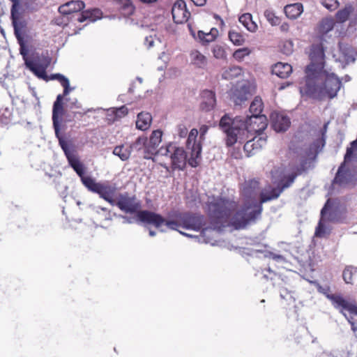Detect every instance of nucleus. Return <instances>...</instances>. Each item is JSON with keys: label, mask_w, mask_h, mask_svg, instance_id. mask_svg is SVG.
<instances>
[{"label": "nucleus", "mask_w": 357, "mask_h": 357, "mask_svg": "<svg viewBox=\"0 0 357 357\" xmlns=\"http://www.w3.org/2000/svg\"><path fill=\"white\" fill-rule=\"evenodd\" d=\"M212 52L215 58L218 59H224L227 57V53L224 47L219 45H215L212 49Z\"/></svg>", "instance_id": "obj_45"}, {"label": "nucleus", "mask_w": 357, "mask_h": 357, "mask_svg": "<svg viewBox=\"0 0 357 357\" xmlns=\"http://www.w3.org/2000/svg\"><path fill=\"white\" fill-rule=\"evenodd\" d=\"M354 151L355 150L353 149V148L347 147L346 153L344 156V161H343V162H345V164L347 162L351 161L352 159L354 158Z\"/></svg>", "instance_id": "obj_55"}, {"label": "nucleus", "mask_w": 357, "mask_h": 357, "mask_svg": "<svg viewBox=\"0 0 357 357\" xmlns=\"http://www.w3.org/2000/svg\"><path fill=\"white\" fill-rule=\"evenodd\" d=\"M312 283L315 285L317 291L330 300L334 308L340 312L347 310L350 314L357 316V304L355 301L349 302L340 294H330L331 289L328 285L322 286L317 281H313Z\"/></svg>", "instance_id": "obj_7"}, {"label": "nucleus", "mask_w": 357, "mask_h": 357, "mask_svg": "<svg viewBox=\"0 0 357 357\" xmlns=\"http://www.w3.org/2000/svg\"><path fill=\"white\" fill-rule=\"evenodd\" d=\"M192 60L195 64L202 66L206 63V57L199 52H195L192 54Z\"/></svg>", "instance_id": "obj_50"}, {"label": "nucleus", "mask_w": 357, "mask_h": 357, "mask_svg": "<svg viewBox=\"0 0 357 357\" xmlns=\"http://www.w3.org/2000/svg\"><path fill=\"white\" fill-rule=\"evenodd\" d=\"M102 15V11L98 8H93L91 10H86L78 15L77 21L83 22L86 20L90 22H96L97 20L101 18Z\"/></svg>", "instance_id": "obj_27"}, {"label": "nucleus", "mask_w": 357, "mask_h": 357, "mask_svg": "<svg viewBox=\"0 0 357 357\" xmlns=\"http://www.w3.org/2000/svg\"><path fill=\"white\" fill-rule=\"evenodd\" d=\"M117 207L126 213H135L139 210L141 204L135 196H130L128 192L118 195Z\"/></svg>", "instance_id": "obj_14"}, {"label": "nucleus", "mask_w": 357, "mask_h": 357, "mask_svg": "<svg viewBox=\"0 0 357 357\" xmlns=\"http://www.w3.org/2000/svg\"><path fill=\"white\" fill-rule=\"evenodd\" d=\"M172 15L174 22L178 24L187 22L190 13L188 10H176V8H172Z\"/></svg>", "instance_id": "obj_35"}, {"label": "nucleus", "mask_w": 357, "mask_h": 357, "mask_svg": "<svg viewBox=\"0 0 357 357\" xmlns=\"http://www.w3.org/2000/svg\"><path fill=\"white\" fill-rule=\"evenodd\" d=\"M209 127L207 125H202L199 128V139L204 141L205 139V135L207 133Z\"/></svg>", "instance_id": "obj_59"}, {"label": "nucleus", "mask_w": 357, "mask_h": 357, "mask_svg": "<svg viewBox=\"0 0 357 357\" xmlns=\"http://www.w3.org/2000/svg\"><path fill=\"white\" fill-rule=\"evenodd\" d=\"M172 8H176V10H188L186 3L183 0H177L172 6Z\"/></svg>", "instance_id": "obj_58"}, {"label": "nucleus", "mask_w": 357, "mask_h": 357, "mask_svg": "<svg viewBox=\"0 0 357 357\" xmlns=\"http://www.w3.org/2000/svg\"><path fill=\"white\" fill-rule=\"evenodd\" d=\"M207 214L211 226L202 231V236L206 243H211L210 234L214 231H222L230 225L229 221L237 208V202L233 199L222 196H213L207 203Z\"/></svg>", "instance_id": "obj_2"}, {"label": "nucleus", "mask_w": 357, "mask_h": 357, "mask_svg": "<svg viewBox=\"0 0 357 357\" xmlns=\"http://www.w3.org/2000/svg\"><path fill=\"white\" fill-rule=\"evenodd\" d=\"M116 190V187L110 185L108 182H98L90 191L98 194L100 198L107 201L112 206H117L118 197L116 199H113Z\"/></svg>", "instance_id": "obj_13"}, {"label": "nucleus", "mask_w": 357, "mask_h": 357, "mask_svg": "<svg viewBox=\"0 0 357 357\" xmlns=\"http://www.w3.org/2000/svg\"><path fill=\"white\" fill-rule=\"evenodd\" d=\"M249 53H250V51H249L248 48L243 47V48L236 50L234 52L233 56L237 60H241L245 57V56L248 55Z\"/></svg>", "instance_id": "obj_52"}, {"label": "nucleus", "mask_w": 357, "mask_h": 357, "mask_svg": "<svg viewBox=\"0 0 357 357\" xmlns=\"http://www.w3.org/2000/svg\"><path fill=\"white\" fill-rule=\"evenodd\" d=\"M321 4L331 11L335 10L339 6L337 0H321Z\"/></svg>", "instance_id": "obj_51"}, {"label": "nucleus", "mask_w": 357, "mask_h": 357, "mask_svg": "<svg viewBox=\"0 0 357 357\" xmlns=\"http://www.w3.org/2000/svg\"><path fill=\"white\" fill-rule=\"evenodd\" d=\"M238 21L250 32H255L257 29V25L252 20V16L250 13H246L241 15L238 18Z\"/></svg>", "instance_id": "obj_33"}, {"label": "nucleus", "mask_w": 357, "mask_h": 357, "mask_svg": "<svg viewBox=\"0 0 357 357\" xmlns=\"http://www.w3.org/2000/svg\"><path fill=\"white\" fill-rule=\"evenodd\" d=\"M310 59L311 63L306 67V75L325 69V50L321 43L312 45Z\"/></svg>", "instance_id": "obj_10"}, {"label": "nucleus", "mask_w": 357, "mask_h": 357, "mask_svg": "<svg viewBox=\"0 0 357 357\" xmlns=\"http://www.w3.org/2000/svg\"><path fill=\"white\" fill-rule=\"evenodd\" d=\"M271 128L277 132H283L291 126V120L287 115L273 112L271 114Z\"/></svg>", "instance_id": "obj_15"}, {"label": "nucleus", "mask_w": 357, "mask_h": 357, "mask_svg": "<svg viewBox=\"0 0 357 357\" xmlns=\"http://www.w3.org/2000/svg\"><path fill=\"white\" fill-rule=\"evenodd\" d=\"M357 277V268L353 266H347L342 273L344 281L347 284H353L354 280Z\"/></svg>", "instance_id": "obj_37"}, {"label": "nucleus", "mask_w": 357, "mask_h": 357, "mask_svg": "<svg viewBox=\"0 0 357 357\" xmlns=\"http://www.w3.org/2000/svg\"><path fill=\"white\" fill-rule=\"evenodd\" d=\"M228 36L230 41L237 46L243 45L245 40L244 36L241 33L234 29L229 31Z\"/></svg>", "instance_id": "obj_39"}, {"label": "nucleus", "mask_w": 357, "mask_h": 357, "mask_svg": "<svg viewBox=\"0 0 357 357\" xmlns=\"http://www.w3.org/2000/svg\"><path fill=\"white\" fill-rule=\"evenodd\" d=\"M178 135L181 138L185 137L188 135V128L183 124H180L177 128Z\"/></svg>", "instance_id": "obj_57"}, {"label": "nucleus", "mask_w": 357, "mask_h": 357, "mask_svg": "<svg viewBox=\"0 0 357 357\" xmlns=\"http://www.w3.org/2000/svg\"><path fill=\"white\" fill-rule=\"evenodd\" d=\"M294 51V43L291 40H285L281 47V52L285 55H290Z\"/></svg>", "instance_id": "obj_49"}, {"label": "nucleus", "mask_w": 357, "mask_h": 357, "mask_svg": "<svg viewBox=\"0 0 357 357\" xmlns=\"http://www.w3.org/2000/svg\"><path fill=\"white\" fill-rule=\"evenodd\" d=\"M262 204L256 199H245L238 211L232 215L229 221L235 229L245 228L248 225L253 224L261 218Z\"/></svg>", "instance_id": "obj_4"}, {"label": "nucleus", "mask_w": 357, "mask_h": 357, "mask_svg": "<svg viewBox=\"0 0 357 357\" xmlns=\"http://www.w3.org/2000/svg\"><path fill=\"white\" fill-rule=\"evenodd\" d=\"M114 109V112L116 119L121 118V117L124 116L125 115H126L128 114V108L125 105H123L118 108H115Z\"/></svg>", "instance_id": "obj_54"}, {"label": "nucleus", "mask_w": 357, "mask_h": 357, "mask_svg": "<svg viewBox=\"0 0 357 357\" xmlns=\"http://www.w3.org/2000/svg\"><path fill=\"white\" fill-rule=\"evenodd\" d=\"M81 104L78 102L77 100L75 98L71 102L70 105V108H80Z\"/></svg>", "instance_id": "obj_64"}, {"label": "nucleus", "mask_w": 357, "mask_h": 357, "mask_svg": "<svg viewBox=\"0 0 357 357\" xmlns=\"http://www.w3.org/2000/svg\"><path fill=\"white\" fill-rule=\"evenodd\" d=\"M49 62L46 64H43L34 60H26V68L32 72L38 78L43 80L47 77L46 69L47 68Z\"/></svg>", "instance_id": "obj_19"}, {"label": "nucleus", "mask_w": 357, "mask_h": 357, "mask_svg": "<svg viewBox=\"0 0 357 357\" xmlns=\"http://www.w3.org/2000/svg\"><path fill=\"white\" fill-rule=\"evenodd\" d=\"M84 7L85 4L84 1L81 0H74L61 6L59 10L63 15L75 14L73 17L77 20L78 15L79 14L78 13L84 9Z\"/></svg>", "instance_id": "obj_17"}, {"label": "nucleus", "mask_w": 357, "mask_h": 357, "mask_svg": "<svg viewBox=\"0 0 357 357\" xmlns=\"http://www.w3.org/2000/svg\"><path fill=\"white\" fill-rule=\"evenodd\" d=\"M325 132L326 130H323L321 132V137L315 139L310 146V149L314 151L315 155L321 151L322 148L325 146Z\"/></svg>", "instance_id": "obj_38"}, {"label": "nucleus", "mask_w": 357, "mask_h": 357, "mask_svg": "<svg viewBox=\"0 0 357 357\" xmlns=\"http://www.w3.org/2000/svg\"><path fill=\"white\" fill-rule=\"evenodd\" d=\"M178 221L181 222V227L185 229L195 231H202L205 225V218L202 215L191 212H179Z\"/></svg>", "instance_id": "obj_12"}, {"label": "nucleus", "mask_w": 357, "mask_h": 357, "mask_svg": "<svg viewBox=\"0 0 357 357\" xmlns=\"http://www.w3.org/2000/svg\"><path fill=\"white\" fill-rule=\"evenodd\" d=\"M93 210H94L97 213H100L101 211L105 213V218L106 220L109 219V213L107 208L100 206H93Z\"/></svg>", "instance_id": "obj_61"}, {"label": "nucleus", "mask_w": 357, "mask_h": 357, "mask_svg": "<svg viewBox=\"0 0 357 357\" xmlns=\"http://www.w3.org/2000/svg\"><path fill=\"white\" fill-rule=\"evenodd\" d=\"M326 234V226L322 222L321 219L319 220L318 225L316 227L314 235L317 237L321 238Z\"/></svg>", "instance_id": "obj_53"}, {"label": "nucleus", "mask_w": 357, "mask_h": 357, "mask_svg": "<svg viewBox=\"0 0 357 357\" xmlns=\"http://www.w3.org/2000/svg\"><path fill=\"white\" fill-rule=\"evenodd\" d=\"M248 250H249V252H246V254L248 255H250V256H257V254H259V253H263L264 257L272 259L277 262H285L286 261V259L283 255H279V254H275L271 251L261 250H254V249H252V250L248 249Z\"/></svg>", "instance_id": "obj_29"}, {"label": "nucleus", "mask_w": 357, "mask_h": 357, "mask_svg": "<svg viewBox=\"0 0 357 357\" xmlns=\"http://www.w3.org/2000/svg\"><path fill=\"white\" fill-rule=\"evenodd\" d=\"M298 175V174H295V172L284 175L283 176L281 177L280 181L278 182L277 185L283 191L285 188H287L289 186H291V185L294 182Z\"/></svg>", "instance_id": "obj_36"}, {"label": "nucleus", "mask_w": 357, "mask_h": 357, "mask_svg": "<svg viewBox=\"0 0 357 357\" xmlns=\"http://www.w3.org/2000/svg\"><path fill=\"white\" fill-rule=\"evenodd\" d=\"M250 138L251 139H249V140L251 142V143L254 144L252 146L255 148L254 151L255 153H257L259 151H260L261 148L266 144L267 137L266 135H263V132H254Z\"/></svg>", "instance_id": "obj_32"}, {"label": "nucleus", "mask_w": 357, "mask_h": 357, "mask_svg": "<svg viewBox=\"0 0 357 357\" xmlns=\"http://www.w3.org/2000/svg\"><path fill=\"white\" fill-rule=\"evenodd\" d=\"M259 187V183L255 178L245 181L242 189V195L245 199H256L255 196L257 194Z\"/></svg>", "instance_id": "obj_22"}, {"label": "nucleus", "mask_w": 357, "mask_h": 357, "mask_svg": "<svg viewBox=\"0 0 357 357\" xmlns=\"http://www.w3.org/2000/svg\"><path fill=\"white\" fill-rule=\"evenodd\" d=\"M17 43L20 45V54L23 57V59L24 61V64L26 65V61H32V59H29L28 57H27V54H28V47L26 45V42L24 40V38H17Z\"/></svg>", "instance_id": "obj_43"}, {"label": "nucleus", "mask_w": 357, "mask_h": 357, "mask_svg": "<svg viewBox=\"0 0 357 357\" xmlns=\"http://www.w3.org/2000/svg\"><path fill=\"white\" fill-rule=\"evenodd\" d=\"M114 5L116 8L126 17H128L134 13L135 6L130 0H114Z\"/></svg>", "instance_id": "obj_26"}, {"label": "nucleus", "mask_w": 357, "mask_h": 357, "mask_svg": "<svg viewBox=\"0 0 357 357\" xmlns=\"http://www.w3.org/2000/svg\"><path fill=\"white\" fill-rule=\"evenodd\" d=\"M350 170L346 167L345 162H342L338 167L335 178L333 180V183L339 185L347 184L351 180Z\"/></svg>", "instance_id": "obj_23"}, {"label": "nucleus", "mask_w": 357, "mask_h": 357, "mask_svg": "<svg viewBox=\"0 0 357 357\" xmlns=\"http://www.w3.org/2000/svg\"><path fill=\"white\" fill-rule=\"evenodd\" d=\"M335 25L334 20L331 18H324L321 20L318 26V31L322 36L326 35L333 30Z\"/></svg>", "instance_id": "obj_34"}, {"label": "nucleus", "mask_w": 357, "mask_h": 357, "mask_svg": "<svg viewBox=\"0 0 357 357\" xmlns=\"http://www.w3.org/2000/svg\"><path fill=\"white\" fill-rule=\"evenodd\" d=\"M59 145L64 153L69 165L76 172L82 184L90 191L98 182L89 176H85L86 168L76 154L75 147L70 140L61 139Z\"/></svg>", "instance_id": "obj_5"}, {"label": "nucleus", "mask_w": 357, "mask_h": 357, "mask_svg": "<svg viewBox=\"0 0 357 357\" xmlns=\"http://www.w3.org/2000/svg\"><path fill=\"white\" fill-rule=\"evenodd\" d=\"M286 16L291 19L294 20L299 17L303 11V5L300 3L287 5L284 8Z\"/></svg>", "instance_id": "obj_28"}, {"label": "nucleus", "mask_w": 357, "mask_h": 357, "mask_svg": "<svg viewBox=\"0 0 357 357\" xmlns=\"http://www.w3.org/2000/svg\"><path fill=\"white\" fill-rule=\"evenodd\" d=\"M263 107L261 99L256 96L250 105V116L231 118L225 114L220 118L219 128L226 135L225 142L227 147L233 146L236 142L243 143L254 132H264L267 128L268 120L266 115L261 114Z\"/></svg>", "instance_id": "obj_1"}, {"label": "nucleus", "mask_w": 357, "mask_h": 357, "mask_svg": "<svg viewBox=\"0 0 357 357\" xmlns=\"http://www.w3.org/2000/svg\"><path fill=\"white\" fill-rule=\"evenodd\" d=\"M353 9L351 6H347L343 9L338 10L335 15L337 20L340 23L346 22Z\"/></svg>", "instance_id": "obj_40"}, {"label": "nucleus", "mask_w": 357, "mask_h": 357, "mask_svg": "<svg viewBox=\"0 0 357 357\" xmlns=\"http://www.w3.org/2000/svg\"><path fill=\"white\" fill-rule=\"evenodd\" d=\"M151 115L148 112H141L137 115L136 128L141 130H146L151 125Z\"/></svg>", "instance_id": "obj_31"}, {"label": "nucleus", "mask_w": 357, "mask_h": 357, "mask_svg": "<svg viewBox=\"0 0 357 357\" xmlns=\"http://www.w3.org/2000/svg\"><path fill=\"white\" fill-rule=\"evenodd\" d=\"M282 192V190L277 185L275 188H271V190L268 192H261L259 194V202L263 205L264 203H266L273 199H276L277 198L279 197Z\"/></svg>", "instance_id": "obj_30"}, {"label": "nucleus", "mask_w": 357, "mask_h": 357, "mask_svg": "<svg viewBox=\"0 0 357 357\" xmlns=\"http://www.w3.org/2000/svg\"><path fill=\"white\" fill-rule=\"evenodd\" d=\"M142 145H144V158L151 159L155 162L156 156V130L151 132L149 142L146 138L138 137L136 141L128 147L123 145L116 146L113 150V154L119 157L122 161L127 160L133 149H140Z\"/></svg>", "instance_id": "obj_6"}, {"label": "nucleus", "mask_w": 357, "mask_h": 357, "mask_svg": "<svg viewBox=\"0 0 357 357\" xmlns=\"http://www.w3.org/2000/svg\"><path fill=\"white\" fill-rule=\"evenodd\" d=\"M136 213V222L156 226V213L146 210L137 211Z\"/></svg>", "instance_id": "obj_24"}, {"label": "nucleus", "mask_w": 357, "mask_h": 357, "mask_svg": "<svg viewBox=\"0 0 357 357\" xmlns=\"http://www.w3.org/2000/svg\"><path fill=\"white\" fill-rule=\"evenodd\" d=\"M312 161L307 158H303L301 160L300 163L298 166H296V172L295 174H298V175L301 174L303 172H306L310 167Z\"/></svg>", "instance_id": "obj_44"}, {"label": "nucleus", "mask_w": 357, "mask_h": 357, "mask_svg": "<svg viewBox=\"0 0 357 357\" xmlns=\"http://www.w3.org/2000/svg\"><path fill=\"white\" fill-rule=\"evenodd\" d=\"M250 137H249L246 140H245L242 143V144L245 143V144L243 146V150L246 153V155L248 157H250L256 153L255 151H254L255 148H253V146H252L254 145V144L251 143V142H250V140H249V139ZM238 143L241 144L240 142H238Z\"/></svg>", "instance_id": "obj_48"}, {"label": "nucleus", "mask_w": 357, "mask_h": 357, "mask_svg": "<svg viewBox=\"0 0 357 357\" xmlns=\"http://www.w3.org/2000/svg\"><path fill=\"white\" fill-rule=\"evenodd\" d=\"M242 69L239 66H232L223 73L222 77L226 79H232L240 75Z\"/></svg>", "instance_id": "obj_42"}, {"label": "nucleus", "mask_w": 357, "mask_h": 357, "mask_svg": "<svg viewBox=\"0 0 357 357\" xmlns=\"http://www.w3.org/2000/svg\"><path fill=\"white\" fill-rule=\"evenodd\" d=\"M198 41L203 45H206L209 43L213 42L215 40V36L212 33H205L202 30L197 31Z\"/></svg>", "instance_id": "obj_41"}, {"label": "nucleus", "mask_w": 357, "mask_h": 357, "mask_svg": "<svg viewBox=\"0 0 357 357\" xmlns=\"http://www.w3.org/2000/svg\"><path fill=\"white\" fill-rule=\"evenodd\" d=\"M64 114L65 109L63 107L62 96H57L52 106V119L55 136L59 142H60L61 139H65L61 132V130H64L66 128V125L62 124V116Z\"/></svg>", "instance_id": "obj_11"}, {"label": "nucleus", "mask_w": 357, "mask_h": 357, "mask_svg": "<svg viewBox=\"0 0 357 357\" xmlns=\"http://www.w3.org/2000/svg\"><path fill=\"white\" fill-rule=\"evenodd\" d=\"M199 131L192 128L188 136L186 148L190 150V157L188 159V165L192 167H197L199 165V160L202 157V144L200 139L197 141Z\"/></svg>", "instance_id": "obj_9"}, {"label": "nucleus", "mask_w": 357, "mask_h": 357, "mask_svg": "<svg viewBox=\"0 0 357 357\" xmlns=\"http://www.w3.org/2000/svg\"><path fill=\"white\" fill-rule=\"evenodd\" d=\"M342 86V79L335 73L324 69L308 73L305 77V86L300 91L313 99H333L337 96Z\"/></svg>", "instance_id": "obj_3"}, {"label": "nucleus", "mask_w": 357, "mask_h": 357, "mask_svg": "<svg viewBox=\"0 0 357 357\" xmlns=\"http://www.w3.org/2000/svg\"><path fill=\"white\" fill-rule=\"evenodd\" d=\"M338 48L344 60V65L343 66L344 68L347 65H349L350 63L355 62L357 52L351 45H349L348 43L339 42Z\"/></svg>", "instance_id": "obj_18"}, {"label": "nucleus", "mask_w": 357, "mask_h": 357, "mask_svg": "<svg viewBox=\"0 0 357 357\" xmlns=\"http://www.w3.org/2000/svg\"><path fill=\"white\" fill-rule=\"evenodd\" d=\"M331 207V204H330V200L328 199L325 203L324 207L321 210V216L324 217L327 213L328 210Z\"/></svg>", "instance_id": "obj_62"}, {"label": "nucleus", "mask_w": 357, "mask_h": 357, "mask_svg": "<svg viewBox=\"0 0 357 357\" xmlns=\"http://www.w3.org/2000/svg\"><path fill=\"white\" fill-rule=\"evenodd\" d=\"M153 36H156V34L150 35L149 36H146L144 40V44L147 46V48H151L154 45V38Z\"/></svg>", "instance_id": "obj_60"}, {"label": "nucleus", "mask_w": 357, "mask_h": 357, "mask_svg": "<svg viewBox=\"0 0 357 357\" xmlns=\"http://www.w3.org/2000/svg\"><path fill=\"white\" fill-rule=\"evenodd\" d=\"M200 109L204 112H210L216 105L215 93L211 90H203L201 93Z\"/></svg>", "instance_id": "obj_16"}, {"label": "nucleus", "mask_w": 357, "mask_h": 357, "mask_svg": "<svg viewBox=\"0 0 357 357\" xmlns=\"http://www.w3.org/2000/svg\"><path fill=\"white\" fill-rule=\"evenodd\" d=\"M264 16L268 22L273 26H275L280 24V19L275 16V13L269 10H266L264 12Z\"/></svg>", "instance_id": "obj_46"}, {"label": "nucleus", "mask_w": 357, "mask_h": 357, "mask_svg": "<svg viewBox=\"0 0 357 357\" xmlns=\"http://www.w3.org/2000/svg\"><path fill=\"white\" fill-rule=\"evenodd\" d=\"M162 225H165L167 229L171 230L179 231L178 227H181V222L178 221V213L175 212L172 219H165L162 215L158 213V229L161 227Z\"/></svg>", "instance_id": "obj_21"}, {"label": "nucleus", "mask_w": 357, "mask_h": 357, "mask_svg": "<svg viewBox=\"0 0 357 357\" xmlns=\"http://www.w3.org/2000/svg\"><path fill=\"white\" fill-rule=\"evenodd\" d=\"M169 155L173 169L183 171L188 163V155L183 147L176 146L172 142L158 149V155Z\"/></svg>", "instance_id": "obj_8"}, {"label": "nucleus", "mask_w": 357, "mask_h": 357, "mask_svg": "<svg viewBox=\"0 0 357 357\" xmlns=\"http://www.w3.org/2000/svg\"><path fill=\"white\" fill-rule=\"evenodd\" d=\"M65 77H66V76H64L62 74L54 73V74H51L50 76L47 75V77H46V79L44 80L46 82H48L50 80H57L60 83Z\"/></svg>", "instance_id": "obj_56"}, {"label": "nucleus", "mask_w": 357, "mask_h": 357, "mask_svg": "<svg viewBox=\"0 0 357 357\" xmlns=\"http://www.w3.org/2000/svg\"><path fill=\"white\" fill-rule=\"evenodd\" d=\"M61 85L63 87V91L62 94H59L58 96H62V100L65 96H68L70 91L74 90V88H71L70 86L69 79L66 77L61 82Z\"/></svg>", "instance_id": "obj_47"}, {"label": "nucleus", "mask_w": 357, "mask_h": 357, "mask_svg": "<svg viewBox=\"0 0 357 357\" xmlns=\"http://www.w3.org/2000/svg\"><path fill=\"white\" fill-rule=\"evenodd\" d=\"M250 96V86L247 84H242L235 89L232 99L236 106H241L248 100Z\"/></svg>", "instance_id": "obj_20"}, {"label": "nucleus", "mask_w": 357, "mask_h": 357, "mask_svg": "<svg viewBox=\"0 0 357 357\" xmlns=\"http://www.w3.org/2000/svg\"><path fill=\"white\" fill-rule=\"evenodd\" d=\"M271 71L273 75L284 79L287 78L292 73V66L287 63L278 62L273 66Z\"/></svg>", "instance_id": "obj_25"}, {"label": "nucleus", "mask_w": 357, "mask_h": 357, "mask_svg": "<svg viewBox=\"0 0 357 357\" xmlns=\"http://www.w3.org/2000/svg\"><path fill=\"white\" fill-rule=\"evenodd\" d=\"M121 218L123 219V223L132 224L136 222V215L135 217H127L121 215Z\"/></svg>", "instance_id": "obj_63"}]
</instances>
